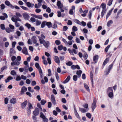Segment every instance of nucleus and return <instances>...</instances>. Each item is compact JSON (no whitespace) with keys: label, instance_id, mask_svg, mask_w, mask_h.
<instances>
[{"label":"nucleus","instance_id":"nucleus-53","mask_svg":"<svg viewBox=\"0 0 122 122\" xmlns=\"http://www.w3.org/2000/svg\"><path fill=\"white\" fill-rule=\"evenodd\" d=\"M66 64L67 65L70 66L72 65V63L71 62L69 61L68 62L66 63Z\"/></svg>","mask_w":122,"mask_h":122},{"label":"nucleus","instance_id":"nucleus-8","mask_svg":"<svg viewBox=\"0 0 122 122\" xmlns=\"http://www.w3.org/2000/svg\"><path fill=\"white\" fill-rule=\"evenodd\" d=\"M51 100L53 104L54 105H55L56 104V103L55 97L54 95H51Z\"/></svg>","mask_w":122,"mask_h":122},{"label":"nucleus","instance_id":"nucleus-54","mask_svg":"<svg viewBox=\"0 0 122 122\" xmlns=\"http://www.w3.org/2000/svg\"><path fill=\"white\" fill-rule=\"evenodd\" d=\"M40 117L42 118H43L46 117L44 115L43 113L42 112H40Z\"/></svg>","mask_w":122,"mask_h":122},{"label":"nucleus","instance_id":"nucleus-58","mask_svg":"<svg viewBox=\"0 0 122 122\" xmlns=\"http://www.w3.org/2000/svg\"><path fill=\"white\" fill-rule=\"evenodd\" d=\"M112 0H110L108 3L107 5L109 6H110L112 4Z\"/></svg>","mask_w":122,"mask_h":122},{"label":"nucleus","instance_id":"nucleus-29","mask_svg":"<svg viewBox=\"0 0 122 122\" xmlns=\"http://www.w3.org/2000/svg\"><path fill=\"white\" fill-rule=\"evenodd\" d=\"M108 96L110 98L112 99V98L113 96V92H109L108 94Z\"/></svg>","mask_w":122,"mask_h":122},{"label":"nucleus","instance_id":"nucleus-18","mask_svg":"<svg viewBox=\"0 0 122 122\" xmlns=\"http://www.w3.org/2000/svg\"><path fill=\"white\" fill-rule=\"evenodd\" d=\"M44 79L45 81V82L43 79H42L41 80V82L42 84H45V82L47 83L48 82V80L47 78L46 77H45Z\"/></svg>","mask_w":122,"mask_h":122},{"label":"nucleus","instance_id":"nucleus-36","mask_svg":"<svg viewBox=\"0 0 122 122\" xmlns=\"http://www.w3.org/2000/svg\"><path fill=\"white\" fill-rule=\"evenodd\" d=\"M46 25V21H43L41 25V28H43Z\"/></svg>","mask_w":122,"mask_h":122},{"label":"nucleus","instance_id":"nucleus-17","mask_svg":"<svg viewBox=\"0 0 122 122\" xmlns=\"http://www.w3.org/2000/svg\"><path fill=\"white\" fill-rule=\"evenodd\" d=\"M74 113L75 115H76V117L78 119H80V116H79V115L76 109L75 108V107L74 108Z\"/></svg>","mask_w":122,"mask_h":122},{"label":"nucleus","instance_id":"nucleus-13","mask_svg":"<svg viewBox=\"0 0 122 122\" xmlns=\"http://www.w3.org/2000/svg\"><path fill=\"white\" fill-rule=\"evenodd\" d=\"M27 104V101H26L23 102L21 104V107L23 108L24 109L25 108Z\"/></svg>","mask_w":122,"mask_h":122},{"label":"nucleus","instance_id":"nucleus-47","mask_svg":"<svg viewBox=\"0 0 122 122\" xmlns=\"http://www.w3.org/2000/svg\"><path fill=\"white\" fill-rule=\"evenodd\" d=\"M36 18L39 19L41 20L42 19V16L41 15H36Z\"/></svg>","mask_w":122,"mask_h":122},{"label":"nucleus","instance_id":"nucleus-12","mask_svg":"<svg viewBox=\"0 0 122 122\" xmlns=\"http://www.w3.org/2000/svg\"><path fill=\"white\" fill-rule=\"evenodd\" d=\"M57 5L59 9H61L63 7V5L61 3V2L60 1H58L57 3Z\"/></svg>","mask_w":122,"mask_h":122},{"label":"nucleus","instance_id":"nucleus-42","mask_svg":"<svg viewBox=\"0 0 122 122\" xmlns=\"http://www.w3.org/2000/svg\"><path fill=\"white\" fill-rule=\"evenodd\" d=\"M35 66L38 69H39L40 68H41L39 63H36L35 64Z\"/></svg>","mask_w":122,"mask_h":122},{"label":"nucleus","instance_id":"nucleus-55","mask_svg":"<svg viewBox=\"0 0 122 122\" xmlns=\"http://www.w3.org/2000/svg\"><path fill=\"white\" fill-rule=\"evenodd\" d=\"M86 116L89 118H91V114L89 113H87L86 114Z\"/></svg>","mask_w":122,"mask_h":122},{"label":"nucleus","instance_id":"nucleus-33","mask_svg":"<svg viewBox=\"0 0 122 122\" xmlns=\"http://www.w3.org/2000/svg\"><path fill=\"white\" fill-rule=\"evenodd\" d=\"M70 79V77H67L66 79L63 81V83L65 84L67 83L69 81Z\"/></svg>","mask_w":122,"mask_h":122},{"label":"nucleus","instance_id":"nucleus-43","mask_svg":"<svg viewBox=\"0 0 122 122\" xmlns=\"http://www.w3.org/2000/svg\"><path fill=\"white\" fill-rule=\"evenodd\" d=\"M25 25L28 28V29H29L31 27V25L28 23H26L25 24Z\"/></svg>","mask_w":122,"mask_h":122},{"label":"nucleus","instance_id":"nucleus-16","mask_svg":"<svg viewBox=\"0 0 122 122\" xmlns=\"http://www.w3.org/2000/svg\"><path fill=\"white\" fill-rule=\"evenodd\" d=\"M54 60L55 62L58 64H59L60 63L59 58L57 56H55Z\"/></svg>","mask_w":122,"mask_h":122},{"label":"nucleus","instance_id":"nucleus-51","mask_svg":"<svg viewBox=\"0 0 122 122\" xmlns=\"http://www.w3.org/2000/svg\"><path fill=\"white\" fill-rule=\"evenodd\" d=\"M107 91L108 92H112L113 90L112 87H109L107 89Z\"/></svg>","mask_w":122,"mask_h":122},{"label":"nucleus","instance_id":"nucleus-40","mask_svg":"<svg viewBox=\"0 0 122 122\" xmlns=\"http://www.w3.org/2000/svg\"><path fill=\"white\" fill-rule=\"evenodd\" d=\"M47 74L48 76H51V71L50 69H48V73Z\"/></svg>","mask_w":122,"mask_h":122},{"label":"nucleus","instance_id":"nucleus-14","mask_svg":"<svg viewBox=\"0 0 122 122\" xmlns=\"http://www.w3.org/2000/svg\"><path fill=\"white\" fill-rule=\"evenodd\" d=\"M37 0L38 2V5L40 7L42 5L41 3L43 4H45V1L43 0Z\"/></svg>","mask_w":122,"mask_h":122},{"label":"nucleus","instance_id":"nucleus-39","mask_svg":"<svg viewBox=\"0 0 122 122\" xmlns=\"http://www.w3.org/2000/svg\"><path fill=\"white\" fill-rule=\"evenodd\" d=\"M74 21L75 23L81 25V22L78 20L76 19H75L74 20Z\"/></svg>","mask_w":122,"mask_h":122},{"label":"nucleus","instance_id":"nucleus-23","mask_svg":"<svg viewBox=\"0 0 122 122\" xmlns=\"http://www.w3.org/2000/svg\"><path fill=\"white\" fill-rule=\"evenodd\" d=\"M27 90V88H26L25 86H23L21 88V92L22 94H23L25 92H26Z\"/></svg>","mask_w":122,"mask_h":122},{"label":"nucleus","instance_id":"nucleus-60","mask_svg":"<svg viewBox=\"0 0 122 122\" xmlns=\"http://www.w3.org/2000/svg\"><path fill=\"white\" fill-rule=\"evenodd\" d=\"M28 91L31 92H34V90L33 89H32L31 87H29L28 88Z\"/></svg>","mask_w":122,"mask_h":122},{"label":"nucleus","instance_id":"nucleus-3","mask_svg":"<svg viewBox=\"0 0 122 122\" xmlns=\"http://www.w3.org/2000/svg\"><path fill=\"white\" fill-rule=\"evenodd\" d=\"M113 66V64L112 63L109 66L108 68L106 69V70L104 71V74L106 75H107L109 73Z\"/></svg>","mask_w":122,"mask_h":122},{"label":"nucleus","instance_id":"nucleus-49","mask_svg":"<svg viewBox=\"0 0 122 122\" xmlns=\"http://www.w3.org/2000/svg\"><path fill=\"white\" fill-rule=\"evenodd\" d=\"M87 25L89 28H92V26L91 25V22H88L87 24Z\"/></svg>","mask_w":122,"mask_h":122},{"label":"nucleus","instance_id":"nucleus-34","mask_svg":"<svg viewBox=\"0 0 122 122\" xmlns=\"http://www.w3.org/2000/svg\"><path fill=\"white\" fill-rule=\"evenodd\" d=\"M36 25L37 26H38L41 23V21L38 20H36Z\"/></svg>","mask_w":122,"mask_h":122},{"label":"nucleus","instance_id":"nucleus-2","mask_svg":"<svg viewBox=\"0 0 122 122\" xmlns=\"http://www.w3.org/2000/svg\"><path fill=\"white\" fill-rule=\"evenodd\" d=\"M39 41L41 44H42L46 48L48 49L49 47L50 43L48 41H45L41 38H39Z\"/></svg>","mask_w":122,"mask_h":122},{"label":"nucleus","instance_id":"nucleus-4","mask_svg":"<svg viewBox=\"0 0 122 122\" xmlns=\"http://www.w3.org/2000/svg\"><path fill=\"white\" fill-rule=\"evenodd\" d=\"M96 103V99L95 98H94L93 100V102L91 106V108L93 112L94 111V109L97 107Z\"/></svg>","mask_w":122,"mask_h":122},{"label":"nucleus","instance_id":"nucleus-44","mask_svg":"<svg viewBox=\"0 0 122 122\" xmlns=\"http://www.w3.org/2000/svg\"><path fill=\"white\" fill-rule=\"evenodd\" d=\"M106 10H102L101 14V16L102 17H103L104 15L106 13Z\"/></svg>","mask_w":122,"mask_h":122},{"label":"nucleus","instance_id":"nucleus-6","mask_svg":"<svg viewBox=\"0 0 122 122\" xmlns=\"http://www.w3.org/2000/svg\"><path fill=\"white\" fill-rule=\"evenodd\" d=\"M23 16L25 19L28 20L30 18V16L27 13H24L22 14Z\"/></svg>","mask_w":122,"mask_h":122},{"label":"nucleus","instance_id":"nucleus-61","mask_svg":"<svg viewBox=\"0 0 122 122\" xmlns=\"http://www.w3.org/2000/svg\"><path fill=\"white\" fill-rule=\"evenodd\" d=\"M30 20L31 21L33 22H36V20L35 18L32 17L30 18Z\"/></svg>","mask_w":122,"mask_h":122},{"label":"nucleus","instance_id":"nucleus-11","mask_svg":"<svg viewBox=\"0 0 122 122\" xmlns=\"http://www.w3.org/2000/svg\"><path fill=\"white\" fill-rule=\"evenodd\" d=\"M39 113V109L37 108H36L35 110L33 112V114L35 116L38 115Z\"/></svg>","mask_w":122,"mask_h":122},{"label":"nucleus","instance_id":"nucleus-26","mask_svg":"<svg viewBox=\"0 0 122 122\" xmlns=\"http://www.w3.org/2000/svg\"><path fill=\"white\" fill-rule=\"evenodd\" d=\"M101 7L102 8V10H106V5L104 3H102L101 5Z\"/></svg>","mask_w":122,"mask_h":122},{"label":"nucleus","instance_id":"nucleus-15","mask_svg":"<svg viewBox=\"0 0 122 122\" xmlns=\"http://www.w3.org/2000/svg\"><path fill=\"white\" fill-rule=\"evenodd\" d=\"M75 8V6H72L71 9H70L69 11V13L71 15H73V10Z\"/></svg>","mask_w":122,"mask_h":122},{"label":"nucleus","instance_id":"nucleus-22","mask_svg":"<svg viewBox=\"0 0 122 122\" xmlns=\"http://www.w3.org/2000/svg\"><path fill=\"white\" fill-rule=\"evenodd\" d=\"M10 102L11 103L15 104L16 102V99L15 98H13L10 100Z\"/></svg>","mask_w":122,"mask_h":122},{"label":"nucleus","instance_id":"nucleus-63","mask_svg":"<svg viewBox=\"0 0 122 122\" xmlns=\"http://www.w3.org/2000/svg\"><path fill=\"white\" fill-rule=\"evenodd\" d=\"M8 99L6 97L5 99V103L7 104L8 103Z\"/></svg>","mask_w":122,"mask_h":122},{"label":"nucleus","instance_id":"nucleus-20","mask_svg":"<svg viewBox=\"0 0 122 122\" xmlns=\"http://www.w3.org/2000/svg\"><path fill=\"white\" fill-rule=\"evenodd\" d=\"M10 56H12L15 53V51L12 48L10 49Z\"/></svg>","mask_w":122,"mask_h":122},{"label":"nucleus","instance_id":"nucleus-35","mask_svg":"<svg viewBox=\"0 0 122 122\" xmlns=\"http://www.w3.org/2000/svg\"><path fill=\"white\" fill-rule=\"evenodd\" d=\"M13 79L12 77H8L5 80V82L6 83H7L9 82L10 80Z\"/></svg>","mask_w":122,"mask_h":122},{"label":"nucleus","instance_id":"nucleus-62","mask_svg":"<svg viewBox=\"0 0 122 122\" xmlns=\"http://www.w3.org/2000/svg\"><path fill=\"white\" fill-rule=\"evenodd\" d=\"M15 15L16 16L18 17H21L22 16V15L19 12H16Z\"/></svg>","mask_w":122,"mask_h":122},{"label":"nucleus","instance_id":"nucleus-32","mask_svg":"<svg viewBox=\"0 0 122 122\" xmlns=\"http://www.w3.org/2000/svg\"><path fill=\"white\" fill-rule=\"evenodd\" d=\"M82 73V71L81 70H78L76 71V74L78 76H80Z\"/></svg>","mask_w":122,"mask_h":122},{"label":"nucleus","instance_id":"nucleus-37","mask_svg":"<svg viewBox=\"0 0 122 122\" xmlns=\"http://www.w3.org/2000/svg\"><path fill=\"white\" fill-rule=\"evenodd\" d=\"M113 23V21L112 20L109 21L107 23V25L108 27H110L111 25Z\"/></svg>","mask_w":122,"mask_h":122},{"label":"nucleus","instance_id":"nucleus-64","mask_svg":"<svg viewBox=\"0 0 122 122\" xmlns=\"http://www.w3.org/2000/svg\"><path fill=\"white\" fill-rule=\"evenodd\" d=\"M15 25L16 27H18L20 26V24L18 23L17 22V21L15 22Z\"/></svg>","mask_w":122,"mask_h":122},{"label":"nucleus","instance_id":"nucleus-28","mask_svg":"<svg viewBox=\"0 0 122 122\" xmlns=\"http://www.w3.org/2000/svg\"><path fill=\"white\" fill-rule=\"evenodd\" d=\"M9 26L10 28V29L11 30V32L14 31V29L15 28L14 26L10 24L9 25Z\"/></svg>","mask_w":122,"mask_h":122},{"label":"nucleus","instance_id":"nucleus-1","mask_svg":"<svg viewBox=\"0 0 122 122\" xmlns=\"http://www.w3.org/2000/svg\"><path fill=\"white\" fill-rule=\"evenodd\" d=\"M73 38V37L71 35H70L68 36L67 37V39L70 41H69L67 42L65 39L63 38H62V41L65 43L66 46H70L72 44V42L71 41L72 40Z\"/></svg>","mask_w":122,"mask_h":122},{"label":"nucleus","instance_id":"nucleus-30","mask_svg":"<svg viewBox=\"0 0 122 122\" xmlns=\"http://www.w3.org/2000/svg\"><path fill=\"white\" fill-rule=\"evenodd\" d=\"M84 86L85 88L88 91H89L90 89L86 83L84 84Z\"/></svg>","mask_w":122,"mask_h":122},{"label":"nucleus","instance_id":"nucleus-38","mask_svg":"<svg viewBox=\"0 0 122 122\" xmlns=\"http://www.w3.org/2000/svg\"><path fill=\"white\" fill-rule=\"evenodd\" d=\"M112 10H110L107 13L106 15V19L111 14Z\"/></svg>","mask_w":122,"mask_h":122},{"label":"nucleus","instance_id":"nucleus-59","mask_svg":"<svg viewBox=\"0 0 122 122\" xmlns=\"http://www.w3.org/2000/svg\"><path fill=\"white\" fill-rule=\"evenodd\" d=\"M55 43L57 45H58L60 44L61 42L59 40H56L55 41Z\"/></svg>","mask_w":122,"mask_h":122},{"label":"nucleus","instance_id":"nucleus-7","mask_svg":"<svg viewBox=\"0 0 122 122\" xmlns=\"http://www.w3.org/2000/svg\"><path fill=\"white\" fill-rule=\"evenodd\" d=\"M20 61L16 60L15 61H12L11 63V65L12 66H14V65L16 66H19L20 65Z\"/></svg>","mask_w":122,"mask_h":122},{"label":"nucleus","instance_id":"nucleus-57","mask_svg":"<svg viewBox=\"0 0 122 122\" xmlns=\"http://www.w3.org/2000/svg\"><path fill=\"white\" fill-rule=\"evenodd\" d=\"M32 119L34 121V122H36L37 121V118L34 115L32 116Z\"/></svg>","mask_w":122,"mask_h":122},{"label":"nucleus","instance_id":"nucleus-52","mask_svg":"<svg viewBox=\"0 0 122 122\" xmlns=\"http://www.w3.org/2000/svg\"><path fill=\"white\" fill-rule=\"evenodd\" d=\"M0 27L1 29L4 30L5 29V26L4 24H1L0 25Z\"/></svg>","mask_w":122,"mask_h":122},{"label":"nucleus","instance_id":"nucleus-25","mask_svg":"<svg viewBox=\"0 0 122 122\" xmlns=\"http://www.w3.org/2000/svg\"><path fill=\"white\" fill-rule=\"evenodd\" d=\"M46 25L48 26L49 28L51 27L52 26V25L51 23L50 22H46Z\"/></svg>","mask_w":122,"mask_h":122},{"label":"nucleus","instance_id":"nucleus-45","mask_svg":"<svg viewBox=\"0 0 122 122\" xmlns=\"http://www.w3.org/2000/svg\"><path fill=\"white\" fill-rule=\"evenodd\" d=\"M72 29L73 31H76L77 30V27L75 26H73Z\"/></svg>","mask_w":122,"mask_h":122},{"label":"nucleus","instance_id":"nucleus-19","mask_svg":"<svg viewBox=\"0 0 122 122\" xmlns=\"http://www.w3.org/2000/svg\"><path fill=\"white\" fill-rule=\"evenodd\" d=\"M36 37L34 36H33L31 38V41L34 44L36 43L37 42V41L36 39Z\"/></svg>","mask_w":122,"mask_h":122},{"label":"nucleus","instance_id":"nucleus-27","mask_svg":"<svg viewBox=\"0 0 122 122\" xmlns=\"http://www.w3.org/2000/svg\"><path fill=\"white\" fill-rule=\"evenodd\" d=\"M79 110L82 113H85L87 112L88 110L87 109H85L80 107L79 108Z\"/></svg>","mask_w":122,"mask_h":122},{"label":"nucleus","instance_id":"nucleus-48","mask_svg":"<svg viewBox=\"0 0 122 122\" xmlns=\"http://www.w3.org/2000/svg\"><path fill=\"white\" fill-rule=\"evenodd\" d=\"M11 74L13 76H14L16 74V72L15 71H12L10 72Z\"/></svg>","mask_w":122,"mask_h":122},{"label":"nucleus","instance_id":"nucleus-10","mask_svg":"<svg viewBox=\"0 0 122 122\" xmlns=\"http://www.w3.org/2000/svg\"><path fill=\"white\" fill-rule=\"evenodd\" d=\"M5 3L6 5L9 6L12 9H13L14 8V6L12 5L8 1H5Z\"/></svg>","mask_w":122,"mask_h":122},{"label":"nucleus","instance_id":"nucleus-9","mask_svg":"<svg viewBox=\"0 0 122 122\" xmlns=\"http://www.w3.org/2000/svg\"><path fill=\"white\" fill-rule=\"evenodd\" d=\"M22 52L24 54L26 55H28V53L27 51L26 48L25 47H24L23 48L22 50Z\"/></svg>","mask_w":122,"mask_h":122},{"label":"nucleus","instance_id":"nucleus-56","mask_svg":"<svg viewBox=\"0 0 122 122\" xmlns=\"http://www.w3.org/2000/svg\"><path fill=\"white\" fill-rule=\"evenodd\" d=\"M110 46V45H108L105 48V51L106 52H107Z\"/></svg>","mask_w":122,"mask_h":122},{"label":"nucleus","instance_id":"nucleus-24","mask_svg":"<svg viewBox=\"0 0 122 122\" xmlns=\"http://www.w3.org/2000/svg\"><path fill=\"white\" fill-rule=\"evenodd\" d=\"M28 106L27 107V109L28 110H31V109H32L33 107L32 106L31 104L29 103L28 104Z\"/></svg>","mask_w":122,"mask_h":122},{"label":"nucleus","instance_id":"nucleus-46","mask_svg":"<svg viewBox=\"0 0 122 122\" xmlns=\"http://www.w3.org/2000/svg\"><path fill=\"white\" fill-rule=\"evenodd\" d=\"M92 14V11L91 10H90L89 11L88 14L89 18L90 19H91V18Z\"/></svg>","mask_w":122,"mask_h":122},{"label":"nucleus","instance_id":"nucleus-31","mask_svg":"<svg viewBox=\"0 0 122 122\" xmlns=\"http://www.w3.org/2000/svg\"><path fill=\"white\" fill-rule=\"evenodd\" d=\"M109 60V58H107L104 61L103 65L104 66L108 62Z\"/></svg>","mask_w":122,"mask_h":122},{"label":"nucleus","instance_id":"nucleus-41","mask_svg":"<svg viewBox=\"0 0 122 122\" xmlns=\"http://www.w3.org/2000/svg\"><path fill=\"white\" fill-rule=\"evenodd\" d=\"M39 71L40 76H43V73L41 68H40L38 69Z\"/></svg>","mask_w":122,"mask_h":122},{"label":"nucleus","instance_id":"nucleus-21","mask_svg":"<svg viewBox=\"0 0 122 122\" xmlns=\"http://www.w3.org/2000/svg\"><path fill=\"white\" fill-rule=\"evenodd\" d=\"M98 59V55H96L94 56L93 61L95 63H97Z\"/></svg>","mask_w":122,"mask_h":122},{"label":"nucleus","instance_id":"nucleus-50","mask_svg":"<svg viewBox=\"0 0 122 122\" xmlns=\"http://www.w3.org/2000/svg\"><path fill=\"white\" fill-rule=\"evenodd\" d=\"M46 100H41V103L42 105H44L46 103Z\"/></svg>","mask_w":122,"mask_h":122},{"label":"nucleus","instance_id":"nucleus-5","mask_svg":"<svg viewBox=\"0 0 122 122\" xmlns=\"http://www.w3.org/2000/svg\"><path fill=\"white\" fill-rule=\"evenodd\" d=\"M2 14L3 16L1 15L0 16V19L2 20H4L7 18L8 17L7 14L4 13H2Z\"/></svg>","mask_w":122,"mask_h":122}]
</instances>
